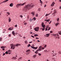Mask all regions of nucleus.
<instances>
[{"instance_id": "nucleus-1", "label": "nucleus", "mask_w": 61, "mask_h": 61, "mask_svg": "<svg viewBox=\"0 0 61 61\" xmlns=\"http://www.w3.org/2000/svg\"><path fill=\"white\" fill-rule=\"evenodd\" d=\"M33 6L32 4H28L25 6L24 10V11L26 12V10H28L29 9H31V8L33 7Z\"/></svg>"}, {"instance_id": "nucleus-2", "label": "nucleus", "mask_w": 61, "mask_h": 61, "mask_svg": "<svg viewBox=\"0 0 61 61\" xmlns=\"http://www.w3.org/2000/svg\"><path fill=\"white\" fill-rule=\"evenodd\" d=\"M26 3V2L22 4H18L16 5V7L17 8H18L19 6H22V5H25Z\"/></svg>"}, {"instance_id": "nucleus-3", "label": "nucleus", "mask_w": 61, "mask_h": 61, "mask_svg": "<svg viewBox=\"0 0 61 61\" xmlns=\"http://www.w3.org/2000/svg\"><path fill=\"white\" fill-rule=\"evenodd\" d=\"M10 46L11 47V49H14L15 48V45L14 44H12L10 45Z\"/></svg>"}, {"instance_id": "nucleus-4", "label": "nucleus", "mask_w": 61, "mask_h": 61, "mask_svg": "<svg viewBox=\"0 0 61 61\" xmlns=\"http://www.w3.org/2000/svg\"><path fill=\"white\" fill-rule=\"evenodd\" d=\"M41 25L42 27L44 28L42 29V31L45 30V27H46V25H44V22H42Z\"/></svg>"}, {"instance_id": "nucleus-5", "label": "nucleus", "mask_w": 61, "mask_h": 61, "mask_svg": "<svg viewBox=\"0 0 61 61\" xmlns=\"http://www.w3.org/2000/svg\"><path fill=\"white\" fill-rule=\"evenodd\" d=\"M30 50H28L26 51V52L27 53L26 54V55H29V53H30Z\"/></svg>"}, {"instance_id": "nucleus-6", "label": "nucleus", "mask_w": 61, "mask_h": 61, "mask_svg": "<svg viewBox=\"0 0 61 61\" xmlns=\"http://www.w3.org/2000/svg\"><path fill=\"white\" fill-rule=\"evenodd\" d=\"M34 30L35 31H36L38 32V30H39V27H36L34 29Z\"/></svg>"}, {"instance_id": "nucleus-7", "label": "nucleus", "mask_w": 61, "mask_h": 61, "mask_svg": "<svg viewBox=\"0 0 61 61\" xmlns=\"http://www.w3.org/2000/svg\"><path fill=\"white\" fill-rule=\"evenodd\" d=\"M31 48H33V49H37V47H35L31 46Z\"/></svg>"}, {"instance_id": "nucleus-8", "label": "nucleus", "mask_w": 61, "mask_h": 61, "mask_svg": "<svg viewBox=\"0 0 61 61\" xmlns=\"http://www.w3.org/2000/svg\"><path fill=\"white\" fill-rule=\"evenodd\" d=\"M57 13V12H56V10H54V13H53L52 15H54L55 14H56Z\"/></svg>"}, {"instance_id": "nucleus-9", "label": "nucleus", "mask_w": 61, "mask_h": 61, "mask_svg": "<svg viewBox=\"0 0 61 61\" xmlns=\"http://www.w3.org/2000/svg\"><path fill=\"white\" fill-rule=\"evenodd\" d=\"M21 46V44H17L15 45V46H17H17Z\"/></svg>"}, {"instance_id": "nucleus-10", "label": "nucleus", "mask_w": 61, "mask_h": 61, "mask_svg": "<svg viewBox=\"0 0 61 61\" xmlns=\"http://www.w3.org/2000/svg\"><path fill=\"white\" fill-rule=\"evenodd\" d=\"M13 3H11V4H10V7H12L13 6Z\"/></svg>"}, {"instance_id": "nucleus-11", "label": "nucleus", "mask_w": 61, "mask_h": 61, "mask_svg": "<svg viewBox=\"0 0 61 61\" xmlns=\"http://www.w3.org/2000/svg\"><path fill=\"white\" fill-rule=\"evenodd\" d=\"M13 29V27L9 28V30H12Z\"/></svg>"}, {"instance_id": "nucleus-12", "label": "nucleus", "mask_w": 61, "mask_h": 61, "mask_svg": "<svg viewBox=\"0 0 61 61\" xmlns=\"http://www.w3.org/2000/svg\"><path fill=\"white\" fill-rule=\"evenodd\" d=\"M12 34L14 36H15V32H14V31H13L12 32Z\"/></svg>"}, {"instance_id": "nucleus-13", "label": "nucleus", "mask_w": 61, "mask_h": 61, "mask_svg": "<svg viewBox=\"0 0 61 61\" xmlns=\"http://www.w3.org/2000/svg\"><path fill=\"white\" fill-rule=\"evenodd\" d=\"M5 47L4 46H2L1 47V48H2V49L3 50H5V49L4 48H5Z\"/></svg>"}, {"instance_id": "nucleus-14", "label": "nucleus", "mask_w": 61, "mask_h": 61, "mask_svg": "<svg viewBox=\"0 0 61 61\" xmlns=\"http://www.w3.org/2000/svg\"><path fill=\"white\" fill-rule=\"evenodd\" d=\"M55 4V2H53L52 3V4H51V6H54V4Z\"/></svg>"}, {"instance_id": "nucleus-15", "label": "nucleus", "mask_w": 61, "mask_h": 61, "mask_svg": "<svg viewBox=\"0 0 61 61\" xmlns=\"http://www.w3.org/2000/svg\"><path fill=\"white\" fill-rule=\"evenodd\" d=\"M9 19V22H10L11 21V19H10V18L9 17H8Z\"/></svg>"}, {"instance_id": "nucleus-16", "label": "nucleus", "mask_w": 61, "mask_h": 61, "mask_svg": "<svg viewBox=\"0 0 61 61\" xmlns=\"http://www.w3.org/2000/svg\"><path fill=\"white\" fill-rule=\"evenodd\" d=\"M50 19H48V20H45V21H47V22H49V21H50Z\"/></svg>"}, {"instance_id": "nucleus-17", "label": "nucleus", "mask_w": 61, "mask_h": 61, "mask_svg": "<svg viewBox=\"0 0 61 61\" xmlns=\"http://www.w3.org/2000/svg\"><path fill=\"white\" fill-rule=\"evenodd\" d=\"M50 34H46V37H48V36H49V35H50Z\"/></svg>"}, {"instance_id": "nucleus-18", "label": "nucleus", "mask_w": 61, "mask_h": 61, "mask_svg": "<svg viewBox=\"0 0 61 61\" xmlns=\"http://www.w3.org/2000/svg\"><path fill=\"white\" fill-rule=\"evenodd\" d=\"M16 57H13L12 58V59H16Z\"/></svg>"}, {"instance_id": "nucleus-19", "label": "nucleus", "mask_w": 61, "mask_h": 61, "mask_svg": "<svg viewBox=\"0 0 61 61\" xmlns=\"http://www.w3.org/2000/svg\"><path fill=\"white\" fill-rule=\"evenodd\" d=\"M50 14H51V13H50L49 14H46V15H45V16H48V15H50Z\"/></svg>"}, {"instance_id": "nucleus-20", "label": "nucleus", "mask_w": 61, "mask_h": 61, "mask_svg": "<svg viewBox=\"0 0 61 61\" xmlns=\"http://www.w3.org/2000/svg\"><path fill=\"white\" fill-rule=\"evenodd\" d=\"M58 24H59V23H56L55 24L56 26H57L58 25Z\"/></svg>"}, {"instance_id": "nucleus-21", "label": "nucleus", "mask_w": 61, "mask_h": 61, "mask_svg": "<svg viewBox=\"0 0 61 61\" xmlns=\"http://www.w3.org/2000/svg\"><path fill=\"white\" fill-rule=\"evenodd\" d=\"M34 36L36 37L38 36V35L37 34H35L34 35Z\"/></svg>"}, {"instance_id": "nucleus-22", "label": "nucleus", "mask_w": 61, "mask_h": 61, "mask_svg": "<svg viewBox=\"0 0 61 61\" xmlns=\"http://www.w3.org/2000/svg\"><path fill=\"white\" fill-rule=\"evenodd\" d=\"M56 20L57 22H58V21H59V18H57Z\"/></svg>"}, {"instance_id": "nucleus-23", "label": "nucleus", "mask_w": 61, "mask_h": 61, "mask_svg": "<svg viewBox=\"0 0 61 61\" xmlns=\"http://www.w3.org/2000/svg\"><path fill=\"white\" fill-rule=\"evenodd\" d=\"M31 14H32L33 15H35V13H34V12H31Z\"/></svg>"}, {"instance_id": "nucleus-24", "label": "nucleus", "mask_w": 61, "mask_h": 61, "mask_svg": "<svg viewBox=\"0 0 61 61\" xmlns=\"http://www.w3.org/2000/svg\"><path fill=\"white\" fill-rule=\"evenodd\" d=\"M44 52H46V53H47V52H48V51H47V50H44Z\"/></svg>"}, {"instance_id": "nucleus-25", "label": "nucleus", "mask_w": 61, "mask_h": 61, "mask_svg": "<svg viewBox=\"0 0 61 61\" xmlns=\"http://www.w3.org/2000/svg\"><path fill=\"white\" fill-rule=\"evenodd\" d=\"M9 0H4V1L3 2V3H5V2H7Z\"/></svg>"}, {"instance_id": "nucleus-26", "label": "nucleus", "mask_w": 61, "mask_h": 61, "mask_svg": "<svg viewBox=\"0 0 61 61\" xmlns=\"http://www.w3.org/2000/svg\"><path fill=\"white\" fill-rule=\"evenodd\" d=\"M29 21L30 22H32V19H30L29 20Z\"/></svg>"}, {"instance_id": "nucleus-27", "label": "nucleus", "mask_w": 61, "mask_h": 61, "mask_svg": "<svg viewBox=\"0 0 61 61\" xmlns=\"http://www.w3.org/2000/svg\"><path fill=\"white\" fill-rule=\"evenodd\" d=\"M36 18H35V17H34L32 19V20H36Z\"/></svg>"}, {"instance_id": "nucleus-28", "label": "nucleus", "mask_w": 61, "mask_h": 61, "mask_svg": "<svg viewBox=\"0 0 61 61\" xmlns=\"http://www.w3.org/2000/svg\"><path fill=\"white\" fill-rule=\"evenodd\" d=\"M39 51H41V50H41V48H39Z\"/></svg>"}, {"instance_id": "nucleus-29", "label": "nucleus", "mask_w": 61, "mask_h": 61, "mask_svg": "<svg viewBox=\"0 0 61 61\" xmlns=\"http://www.w3.org/2000/svg\"><path fill=\"white\" fill-rule=\"evenodd\" d=\"M22 57H20L18 59V60H19V59H22Z\"/></svg>"}, {"instance_id": "nucleus-30", "label": "nucleus", "mask_w": 61, "mask_h": 61, "mask_svg": "<svg viewBox=\"0 0 61 61\" xmlns=\"http://www.w3.org/2000/svg\"><path fill=\"white\" fill-rule=\"evenodd\" d=\"M7 14H8V15H10V13L9 12H8L6 13Z\"/></svg>"}, {"instance_id": "nucleus-31", "label": "nucleus", "mask_w": 61, "mask_h": 61, "mask_svg": "<svg viewBox=\"0 0 61 61\" xmlns=\"http://www.w3.org/2000/svg\"><path fill=\"white\" fill-rule=\"evenodd\" d=\"M25 44H27V41H25Z\"/></svg>"}, {"instance_id": "nucleus-32", "label": "nucleus", "mask_w": 61, "mask_h": 61, "mask_svg": "<svg viewBox=\"0 0 61 61\" xmlns=\"http://www.w3.org/2000/svg\"><path fill=\"white\" fill-rule=\"evenodd\" d=\"M5 54H8V52H7V51H6L5 52Z\"/></svg>"}, {"instance_id": "nucleus-33", "label": "nucleus", "mask_w": 61, "mask_h": 61, "mask_svg": "<svg viewBox=\"0 0 61 61\" xmlns=\"http://www.w3.org/2000/svg\"><path fill=\"white\" fill-rule=\"evenodd\" d=\"M40 8H39L38 9V11H40Z\"/></svg>"}, {"instance_id": "nucleus-34", "label": "nucleus", "mask_w": 61, "mask_h": 61, "mask_svg": "<svg viewBox=\"0 0 61 61\" xmlns=\"http://www.w3.org/2000/svg\"><path fill=\"white\" fill-rule=\"evenodd\" d=\"M36 16L37 17L38 16V14H36Z\"/></svg>"}, {"instance_id": "nucleus-35", "label": "nucleus", "mask_w": 61, "mask_h": 61, "mask_svg": "<svg viewBox=\"0 0 61 61\" xmlns=\"http://www.w3.org/2000/svg\"><path fill=\"white\" fill-rule=\"evenodd\" d=\"M30 46V44H29V45L28 46V47H29Z\"/></svg>"}, {"instance_id": "nucleus-36", "label": "nucleus", "mask_w": 61, "mask_h": 61, "mask_svg": "<svg viewBox=\"0 0 61 61\" xmlns=\"http://www.w3.org/2000/svg\"><path fill=\"white\" fill-rule=\"evenodd\" d=\"M38 55L39 56H41V54L40 53H38Z\"/></svg>"}, {"instance_id": "nucleus-37", "label": "nucleus", "mask_w": 61, "mask_h": 61, "mask_svg": "<svg viewBox=\"0 0 61 61\" xmlns=\"http://www.w3.org/2000/svg\"><path fill=\"white\" fill-rule=\"evenodd\" d=\"M59 53L60 54H61V52L60 51H59Z\"/></svg>"}, {"instance_id": "nucleus-38", "label": "nucleus", "mask_w": 61, "mask_h": 61, "mask_svg": "<svg viewBox=\"0 0 61 61\" xmlns=\"http://www.w3.org/2000/svg\"><path fill=\"white\" fill-rule=\"evenodd\" d=\"M50 27H49L48 29V30H50Z\"/></svg>"}, {"instance_id": "nucleus-39", "label": "nucleus", "mask_w": 61, "mask_h": 61, "mask_svg": "<svg viewBox=\"0 0 61 61\" xmlns=\"http://www.w3.org/2000/svg\"><path fill=\"white\" fill-rule=\"evenodd\" d=\"M39 51V50H37L36 51L37 52H38V51Z\"/></svg>"}, {"instance_id": "nucleus-40", "label": "nucleus", "mask_w": 61, "mask_h": 61, "mask_svg": "<svg viewBox=\"0 0 61 61\" xmlns=\"http://www.w3.org/2000/svg\"><path fill=\"white\" fill-rule=\"evenodd\" d=\"M35 53L36 54H37V51H36L35 52Z\"/></svg>"}, {"instance_id": "nucleus-41", "label": "nucleus", "mask_w": 61, "mask_h": 61, "mask_svg": "<svg viewBox=\"0 0 61 61\" xmlns=\"http://www.w3.org/2000/svg\"><path fill=\"white\" fill-rule=\"evenodd\" d=\"M20 17H21L22 18V17H23V16H22V15H21L20 16Z\"/></svg>"}, {"instance_id": "nucleus-42", "label": "nucleus", "mask_w": 61, "mask_h": 61, "mask_svg": "<svg viewBox=\"0 0 61 61\" xmlns=\"http://www.w3.org/2000/svg\"><path fill=\"white\" fill-rule=\"evenodd\" d=\"M2 41V38H0V41Z\"/></svg>"}, {"instance_id": "nucleus-43", "label": "nucleus", "mask_w": 61, "mask_h": 61, "mask_svg": "<svg viewBox=\"0 0 61 61\" xmlns=\"http://www.w3.org/2000/svg\"><path fill=\"white\" fill-rule=\"evenodd\" d=\"M31 36V37H33V38H34L35 37H34V36Z\"/></svg>"}, {"instance_id": "nucleus-44", "label": "nucleus", "mask_w": 61, "mask_h": 61, "mask_svg": "<svg viewBox=\"0 0 61 61\" xmlns=\"http://www.w3.org/2000/svg\"><path fill=\"white\" fill-rule=\"evenodd\" d=\"M56 35L58 36H59V34H57Z\"/></svg>"}, {"instance_id": "nucleus-45", "label": "nucleus", "mask_w": 61, "mask_h": 61, "mask_svg": "<svg viewBox=\"0 0 61 61\" xmlns=\"http://www.w3.org/2000/svg\"><path fill=\"white\" fill-rule=\"evenodd\" d=\"M53 33V31H50V33Z\"/></svg>"}, {"instance_id": "nucleus-46", "label": "nucleus", "mask_w": 61, "mask_h": 61, "mask_svg": "<svg viewBox=\"0 0 61 61\" xmlns=\"http://www.w3.org/2000/svg\"><path fill=\"white\" fill-rule=\"evenodd\" d=\"M27 24V23H24V25H26Z\"/></svg>"}, {"instance_id": "nucleus-47", "label": "nucleus", "mask_w": 61, "mask_h": 61, "mask_svg": "<svg viewBox=\"0 0 61 61\" xmlns=\"http://www.w3.org/2000/svg\"><path fill=\"white\" fill-rule=\"evenodd\" d=\"M50 22V23H49V24H51V22H52V21H51Z\"/></svg>"}, {"instance_id": "nucleus-48", "label": "nucleus", "mask_w": 61, "mask_h": 61, "mask_svg": "<svg viewBox=\"0 0 61 61\" xmlns=\"http://www.w3.org/2000/svg\"><path fill=\"white\" fill-rule=\"evenodd\" d=\"M17 25H15V27H17Z\"/></svg>"}, {"instance_id": "nucleus-49", "label": "nucleus", "mask_w": 61, "mask_h": 61, "mask_svg": "<svg viewBox=\"0 0 61 61\" xmlns=\"http://www.w3.org/2000/svg\"><path fill=\"white\" fill-rule=\"evenodd\" d=\"M42 49L43 50V49H45V48L44 47H43L42 48Z\"/></svg>"}, {"instance_id": "nucleus-50", "label": "nucleus", "mask_w": 61, "mask_h": 61, "mask_svg": "<svg viewBox=\"0 0 61 61\" xmlns=\"http://www.w3.org/2000/svg\"><path fill=\"white\" fill-rule=\"evenodd\" d=\"M39 48H42V46H40V47H39Z\"/></svg>"}, {"instance_id": "nucleus-51", "label": "nucleus", "mask_w": 61, "mask_h": 61, "mask_svg": "<svg viewBox=\"0 0 61 61\" xmlns=\"http://www.w3.org/2000/svg\"><path fill=\"white\" fill-rule=\"evenodd\" d=\"M36 56V55H34L33 56L34 57H35V56Z\"/></svg>"}, {"instance_id": "nucleus-52", "label": "nucleus", "mask_w": 61, "mask_h": 61, "mask_svg": "<svg viewBox=\"0 0 61 61\" xmlns=\"http://www.w3.org/2000/svg\"><path fill=\"white\" fill-rule=\"evenodd\" d=\"M40 2V3H43V2L42 1H41Z\"/></svg>"}, {"instance_id": "nucleus-53", "label": "nucleus", "mask_w": 61, "mask_h": 61, "mask_svg": "<svg viewBox=\"0 0 61 61\" xmlns=\"http://www.w3.org/2000/svg\"><path fill=\"white\" fill-rule=\"evenodd\" d=\"M19 36H20V37H22V36H21V35L20 34L19 35Z\"/></svg>"}, {"instance_id": "nucleus-54", "label": "nucleus", "mask_w": 61, "mask_h": 61, "mask_svg": "<svg viewBox=\"0 0 61 61\" xmlns=\"http://www.w3.org/2000/svg\"><path fill=\"white\" fill-rule=\"evenodd\" d=\"M36 39H39V38H37V37H36Z\"/></svg>"}, {"instance_id": "nucleus-55", "label": "nucleus", "mask_w": 61, "mask_h": 61, "mask_svg": "<svg viewBox=\"0 0 61 61\" xmlns=\"http://www.w3.org/2000/svg\"><path fill=\"white\" fill-rule=\"evenodd\" d=\"M46 45H45L44 46V47L45 48V47H46Z\"/></svg>"}, {"instance_id": "nucleus-56", "label": "nucleus", "mask_w": 61, "mask_h": 61, "mask_svg": "<svg viewBox=\"0 0 61 61\" xmlns=\"http://www.w3.org/2000/svg\"><path fill=\"white\" fill-rule=\"evenodd\" d=\"M11 36V35L10 34L9 35V36Z\"/></svg>"}, {"instance_id": "nucleus-57", "label": "nucleus", "mask_w": 61, "mask_h": 61, "mask_svg": "<svg viewBox=\"0 0 61 61\" xmlns=\"http://www.w3.org/2000/svg\"><path fill=\"white\" fill-rule=\"evenodd\" d=\"M32 43V41H31L29 42V43Z\"/></svg>"}, {"instance_id": "nucleus-58", "label": "nucleus", "mask_w": 61, "mask_h": 61, "mask_svg": "<svg viewBox=\"0 0 61 61\" xmlns=\"http://www.w3.org/2000/svg\"><path fill=\"white\" fill-rule=\"evenodd\" d=\"M10 50H9L8 51V52H10Z\"/></svg>"}, {"instance_id": "nucleus-59", "label": "nucleus", "mask_w": 61, "mask_h": 61, "mask_svg": "<svg viewBox=\"0 0 61 61\" xmlns=\"http://www.w3.org/2000/svg\"><path fill=\"white\" fill-rule=\"evenodd\" d=\"M59 2H61V0H59Z\"/></svg>"}, {"instance_id": "nucleus-60", "label": "nucleus", "mask_w": 61, "mask_h": 61, "mask_svg": "<svg viewBox=\"0 0 61 61\" xmlns=\"http://www.w3.org/2000/svg\"><path fill=\"white\" fill-rule=\"evenodd\" d=\"M59 38H60V37H58V39H59Z\"/></svg>"}, {"instance_id": "nucleus-61", "label": "nucleus", "mask_w": 61, "mask_h": 61, "mask_svg": "<svg viewBox=\"0 0 61 61\" xmlns=\"http://www.w3.org/2000/svg\"><path fill=\"white\" fill-rule=\"evenodd\" d=\"M23 38H24V39H25V36H24L23 37Z\"/></svg>"}, {"instance_id": "nucleus-62", "label": "nucleus", "mask_w": 61, "mask_h": 61, "mask_svg": "<svg viewBox=\"0 0 61 61\" xmlns=\"http://www.w3.org/2000/svg\"><path fill=\"white\" fill-rule=\"evenodd\" d=\"M47 28H46V30H45L46 31L47 30Z\"/></svg>"}, {"instance_id": "nucleus-63", "label": "nucleus", "mask_w": 61, "mask_h": 61, "mask_svg": "<svg viewBox=\"0 0 61 61\" xmlns=\"http://www.w3.org/2000/svg\"><path fill=\"white\" fill-rule=\"evenodd\" d=\"M46 5H44V7H46Z\"/></svg>"}, {"instance_id": "nucleus-64", "label": "nucleus", "mask_w": 61, "mask_h": 61, "mask_svg": "<svg viewBox=\"0 0 61 61\" xmlns=\"http://www.w3.org/2000/svg\"><path fill=\"white\" fill-rule=\"evenodd\" d=\"M61 6H60V9H61Z\"/></svg>"}]
</instances>
